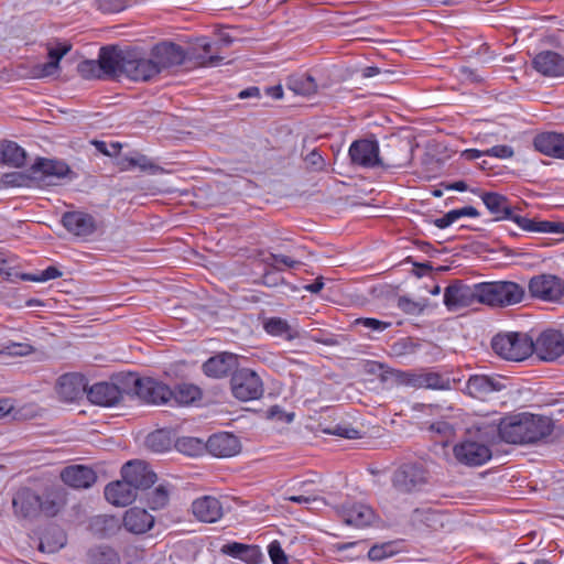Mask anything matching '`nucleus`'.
Returning a JSON list of instances; mask_svg holds the SVG:
<instances>
[{"label":"nucleus","mask_w":564,"mask_h":564,"mask_svg":"<svg viewBox=\"0 0 564 564\" xmlns=\"http://www.w3.org/2000/svg\"><path fill=\"white\" fill-rule=\"evenodd\" d=\"M288 87L296 95L310 96L317 89V84L310 74H295L288 78Z\"/></svg>","instance_id":"obj_41"},{"label":"nucleus","mask_w":564,"mask_h":564,"mask_svg":"<svg viewBox=\"0 0 564 564\" xmlns=\"http://www.w3.org/2000/svg\"><path fill=\"white\" fill-rule=\"evenodd\" d=\"M26 160V152L18 143L8 141L3 144L1 150V161L6 165L13 167H21Z\"/></svg>","instance_id":"obj_40"},{"label":"nucleus","mask_w":564,"mask_h":564,"mask_svg":"<svg viewBox=\"0 0 564 564\" xmlns=\"http://www.w3.org/2000/svg\"><path fill=\"white\" fill-rule=\"evenodd\" d=\"M206 451L215 457H230L240 451L238 438L230 433H218L209 436Z\"/></svg>","instance_id":"obj_23"},{"label":"nucleus","mask_w":564,"mask_h":564,"mask_svg":"<svg viewBox=\"0 0 564 564\" xmlns=\"http://www.w3.org/2000/svg\"><path fill=\"white\" fill-rule=\"evenodd\" d=\"M62 487L47 488L41 497V512L47 517H55L65 507L67 497Z\"/></svg>","instance_id":"obj_32"},{"label":"nucleus","mask_w":564,"mask_h":564,"mask_svg":"<svg viewBox=\"0 0 564 564\" xmlns=\"http://www.w3.org/2000/svg\"><path fill=\"white\" fill-rule=\"evenodd\" d=\"M72 50V45L67 42H56L47 44L48 62L39 64L33 67L32 75L34 78H45L57 74L59 70V61Z\"/></svg>","instance_id":"obj_18"},{"label":"nucleus","mask_w":564,"mask_h":564,"mask_svg":"<svg viewBox=\"0 0 564 564\" xmlns=\"http://www.w3.org/2000/svg\"><path fill=\"white\" fill-rule=\"evenodd\" d=\"M355 324L361 325V326L369 328L371 330H375V332H383L384 329H387L388 327L391 326L390 322H383V321H380L377 318H371V317L357 318L355 321Z\"/></svg>","instance_id":"obj_53"},{"label":"nucleus","mask_w":564,"mask_h":564,"mask_svg":"<svg viewBox=\"0 0 564 564\" xmlns=\"http://www.w3.org/2000/svg\"><path fill=\"white\" fill-rule=\"evenodd\" d=\"M507 219H510L513 223H516L521 229L533 232L534 219L517 215L513 213V209L511 210V215H509Z\"/></svg>","instance_id":"obj_56"},{"label":"nucleus","mask_w":564,"mask_h":564,"mask_svg":"<svg viewBox=\"0 0 564 564\" xmlns=\"http://www.w3.org/2000/svg\"><path fill=\"white\" fill-rule=\"evenodd\" d=\"M105 497L113 506L126 507L135 500L137 490L127 479L122 478L106 486Z\"/></svg>","instance_id":"obj_25"},{"label":"nucleus","mask_w":564,"mask_h":564,"mask_svg":"<svg viewBox=\"0 0 564 564\" xmlns=\"http://www.w3.org/2000/svg\"><path fill=\"white\" fill-rule=\"evenodd\" d=\"M381 73V69L375 66H368L362 69V77L370 78Z\"/></svg>","instance_id":"obj_64"},{"label":"nucleus","mask_w":564,"mask_h":564,"mask_svg":"<svg viewBox=\"0 0 564 564\" xmlns=\"http://www.w3.org/2000/svg\"><path fill=\"white\" fill-rule=\"evenodd\" d=\"M480 303L491 306H509L522 301L524 288L511 281L479 283Z\"/></svg>","instance_id":"obj_3"},{"label":"nucleus","mask_w":564,"mask_h":564,"mask_svg":"<svg viewBox=\"0 0 564 564\" xmlns=\"http://www.w3.org/2000/svg\"><path fill=\"white\" fill-rule=\"evenodd\" d=\"M327 433L341 436L348 440L357 438L359 432L356 429L337 425L333 430H327Z\"/></svg>","instance_id":"obj_57"},{"label":"nucleus","mask_w":564,"mask_h":564,"mask_svg":"<svg viewBox=\"0 0 564 564\" xmlns=\"http://www.w3.org/2000/svg\"><path fill=\"white\" fill-rule=\"evenodd\" d=\"M551 417L530 412L512 413L502 417L497 426L500 438L509 444H535L553 432Z\"/></svg>","instance_id":"obj_1"},{"label":"nucleus","mask_w":564,"mask_h":564,"mask_svg":"<svg viewBox=\"0 0 564 564\" xmlns=\"http://www.w3.org/2000/svg\"><path fill=\"white\" fill-rule=\"evenodd\" d=\"M259 97H260V89L256 86L248 87L238 94V98H240V99L259 98Z\"/></svg>","instance_id":"obj_60"},{"label":"nucleus","mask_w":564,"mask_h":564,"mask_svg":"<svg viewBox=\"0 0 564 564\" xmlns=\"http://www.w3.org/2000/svg\"><path fill=\"white\" fill-rule=\"evenodd\" d=\"M392 545L389 543L375 545L368 552V557L371 561H381L393 555Z\"/></svg>","instance_id":"obj_51"},{"label":"nucleus","mask_w":564,"mask_h":564,"mask_svg":"<svg viewBox=\"0 0 564 564\" xmlns=\"http://www.w3.org/2000/svg\"><path fill=\"white\" fill-rule=\"evenodd\" d=\"M268 553L273 564H288V556L278 541L269 544Z\"/></svg>","instance_id":"obj_54"},{"label":"nucleus","mask_w":564,"mask_h":564,"mask_svg":"<svg viewBox=\"0 0 564 564\" xmlns=\"http://www.w3.org/2000/svg\"><path fill=\"white\" fill-rule=\"evenodd\" d=\"M536 72L544 76H564V56L553 51H543L532 61Z\"/></svg>","instance_id":"obj_24"},{"label":"nucleus","mask_w":564,"mask_h":564,"mask_svg":"<svg viewBox=\"0 0 564 564\" xmlns=\"http://www.w3.org/2000/svg\"><path fill=\"white\" fill-rule=\"evenodd\" d=\"M155 63L160 66V72L163 68L181 65L184 62L185 55L182 47L172 42H164L154 48Z\"/></svg>","instance_id":"obj_31"},{"label":"nucleus","mask_w":564,"mask_h":564,"mask_svg":"<svg viewBox=\"0 0 564 564\" xmlns=\"http://www.w3.org/2000/svg\"><path fill=\"white\" fill-rule=\"evenodd\" d=\"M454 210L457 214V219H459L462 217L476 218L479 216V212L473 206H465L463 208H458V209H454Z\"/></svg>","instance_id":"obj_59"},{"label":"nucleus","mask_w":564,"mask_h":564,"mask_svg":"<svg viewBox=\"0 0 564 564\" xmlns=\"http://www.w3.org/2000/svg\"><path fill=\"white\" fill-rule=\"evenodd\" d=\"M485 154L489 155V156H495L498 159H510L513 156L514 151L510 145L499 144V145H495L490 149H487L485 151Z\"/></svg>","instance_id":"obj_55"},{"label":"nucleus","mask_w":564,"mask_h":564,"mask_svg":"<svg viewBox=\"0 0 564 564\" xmlns=\"http://www.w3.org/2000/svg\"><path fill=\"white\" fill-rule=\"evenodd\" d=\"M480 303L479 283L474 286L455 282L444 291V305L451 312L468 307L474 303Z\"/></svg>","instance_id":"obj_10"},{"label":"nucleus","mask_w":564,"mask_h":564,"mask_svg":"<svg viewBox=\"0 0 564 564\" xmlns=\"http://www.w3.org/2000/svg\"><path fill=\"white\" fill-rule=\"evenodd\" d=\"M202 389L193 383L183 382L172 390V400L178 405H189L202 399Z\"/></svg>","instance_id":"obj_39"},{"label":"nucleus","mask_w":564,"mask_h":564,"mask_svg":"<svg viewBox=\"0 0 564 564\" xmlns=\"http://www.w3.org/2000/svg\"><path fill=\"white\" fill-rule=\"evenodd\" d=\"M414 274L419 278L432 271V265L430 262L414 263Z\"/></svg>","instance_id":"obj_61"},{"label":"nucleus","mask_w":564,"mask_h":564,"mask_svg":"<svg viewBox=\"0 0 564 564\" xmlns=\"http://www.w3.org/2000/svg\"><path fill=\"white\" fill-rule=\"evenodd\" d=\"M122 478L127 479L138 491L150 488L156 480V475L143 462H129L121 469Z\"/></svg>","instance_id":"obj_17"},{"label":"nucleus","mask_w":564,"mask_h":564,"mask_svg":"<svg viewBox=\"0 0 564 564\" xmlns=\"http://www.w3.org/2000/svg\"><path fill=\"white\" fill-rule=\"evenodd\" d=\"M453 455L459 464L476 467L486 464L491 458V451L484 443L464 440L454 445Z\"/></svg>","instance_id":"obj_7"},{"label":"nucleus","mask_w":564,"mask_h":564,"mask_svg":"<svg viewBox=\"0 0 564 564\" xmlns=\"http://www.w3.org/2000/svg\"><path fill=\"white\" fill-rule=\"evenodd\" d=\"M533 232H543L562 236L564 239V223L551 220H534Z\"/></svg>","instance_id":"obj_45"},{"label":"nucleus","mask_w":564,"mask_h":564,"mask_svg":"<svg viewBox=\"0 0 564 564\" xmlns=\"http://www.w3.org/2000/svg\"><path fill=\"white\" fill-rule=\"evenodd\" d=\"M457 219V214L455 213L454 209L449 210L448 213H446L443 217L441 218H436L434 220V225L440 228V229H444V228H447L449 227L452 224H454Z\"/></svg>","instance_id":"obj_58"},{"label":"nucleus","mask_w":564,"mask_h":564,"mask_svg":"<svg viewBox=\"0 0 564 564\" xmlns=\"http://www.w3.org/2000/svg\"><path fill=\"white\" fill-rule=\"evenodd\" d=\"M170 500V490L163 486H158L154 490L147 494V503L152 510L164 508Z\"/></svg>","instance_id":"obj_44"},{"label":"nucleus","mask_w":564,"mask_h":564,"mask_svg":"<svg viewBox=\"0 0 564 564\" xmlns=\"http://www.w3.org/2000/svg\"><path fill=\"white\" fill-rule=\"evenodd\" d=\"M529 292L532 297L556 302L564 295V281L553 274H540L529 282Z\"/></svg>","instance_id":"obj_11"},{"label":"nucleus","mask_w":564,"mask_h":564,"mask_svg":"<svg viewBox=\"0 0 564 564\" xmlns=\"http://www.w3.org/2000/svg\"><path fill=\"white\" fill-rule=\"evenodd\" d=\"M286 500L295 502V503H308L311 501H314L315 498L311 497V496L299 495V496H289L286 498Z\"/></svg>","instance_id":"obj_63"},{"label":"nucleus","mask_w":564,"mask_h":564,"mask_svg":"<svg viewBox=\"0 0 564 564\" xmlns=\"http://www.w3.org/2000/svg\"><path fill=\"white\" fill-rule=\"evenodd\" d=\"M324 288L322 278H317L313 283L305 285V290L311 293H318Z\"/></svg>","instance_id":"obj_62"},{"label":"nucleus","mask_w":564,"mask_h":564,"mask_svg":"<svg viewBox=\"0 0 564 564\" xmlns=\"http://www.w3.org/2000/svg\"><path fill=\"white\" fill-rule=\"evenodd\" d=\"M533 339L525 333H499L491 339L496 355L508 361H522L532 355Z\"/></svg>","instance_id":"obj_2"},{"label":"nucleus","mask_w":564,"mask_h":564,"mask_svg":"<svg viewBox=\"0 0 564 564\" xmlns=\"http://www.w3.org/2000/svg\"><path fill=\"white\" fill-rule=\"evenodd\" d=\"M160 73V66L148 58H128L123 66V76L134 82H148Z\"/></svg>","instance_id":"obj_19"},{"label":"nucleus","mask_w":564,"mask_h":564,"mask_svg":"<svg viewBox=\"0 0 564 564\" xmlns=\"http://www.w3.org/2000/svg\"><path fill=\"white\" fill-rule=\"evenodd\" d=\"M78 72L83 78H102L104 74L100 68L99 61L87 59L78 65Z\"/></svg>","instance_id":"obj_48"},{"label":"nucleus","mask_w":564,"mask_h":564,"mask_svg":"<svg viewBox=\"0 0 564 564\" xmlns=\"http://www.w3.org/2000/svg\"><path fill=\"white\" fill-rule=\"evenodd\" d=\"M120 169L122 171H130L135 167L140 169V171L145 172L151 175H155L162 172V167L152 162L144 154H135L133 156H124L119 161Z\"/></svg>","instance_id":"obj_38"},{"label":"nucleus","mask_w":564,"mask_h":564,"mask_svg":"<svg viewBox=\"0 0 564 564\" xmlns=\"http://www.w3.org/2000/svg\"><path fill=\"white\" fill-rule=\"evenodd\" d=\"M534 148L549 156L564 159V134L545 132L536 135L533 141Z\"/></svg>","instance_id":"obj_30"},{"label":"nucleus","mask_w":564,"mask_h":564,"mask_svg":"<svg viewBox=\"0 0 564 564\" xmlns=\"http://www.w3.org/2000/svg\"><path fill=\"white\" fill-rule=\"evenodd\" d=\"M481 200L487 209L496 216L497 220L506 219L511 215L512 207L509 199L499 193H484L481 195Z\"/></svg>","instance_id":"obj_36"},{"label":"nucleus","mask_w":564,"mask_h":564,"mask_svg":"<svg viewBox=\"0 0 564 564\" xmlns=\"http://www.w3.org/2000/svg\"><path fill=\"white\" fill-rule=\"evenodd\" d=\"M564 352V338L557 330H545L533 340L532 354L543 361H553Z\"/></svg>","instance_id":"obj_14"},{"label":"nucleus","mask_w":564,"mask_h":564,"mask_svg":"<svg viewBox=\"0 0 564 564\" xmlns=\"http://www.w3.org/2000/svg\"><path fill=\"white\" fill-rule=\"evenodd\" d=\"M237 367V357L234 354L221 352L210 357L203 364V371L212 378L228 376Z\"/></svg>","instance_id":"obj_28"},{"label":"nucleus","mask_w":564,"mask_h":564,"mask_svg":"<svg viewBox=\"0 0 564 564\" xmlns=\"http://www.w3.org/2000/svg\"><path fill=\"white\" fill-rule=\"evenodd\" d=\"M147 446L155 453H163L170 448L171 441L164 432L156 431L147 437Z\"/></svg>","instance_id":"obj_46"},{"label":"nucleus","mask_w":564,"mask_h":564,"mask_svg":"<svg viewBox=\"0 0 564 564\" xmlns=\"http://www.w3.org/2000/svg\"><path fill=\"white\" fill-rule=\"evenodd\" d=\"M154 524V517L142 508H130L124 512L123 527L134 534L148 532Z\"/></svg>","instance_id":"obj_29"},{"label":"nucleus","mask_w":564,"mask_h":564,"mask_svg":"<svg viewBox=\"0 0 564 564\" xmlns=\"http://www.w3.org/2000/svg\"><path fill=\"white\" fill-rule=\"evenodd\" d=\"M409 383L415 388L446 390L449 388V379L437 372L426 371L411 375Z\"/></svg>","instance_id":"obj_34"},{"label":"nucleus","mask_w":564,"mask_h":564,"mask_svg":"<svg viewBox=\"0 0 564 564\" xmlns=\"http://www.w3.org/2000/svg\"><path fill=\"white\" fill-rule=\"evenodd\" d=\"M61 221L69 234L83 239L93 236L99 228L98 220L83 210L66 212Z\"/></svg>","instance_id":"obj_12"},{"label":"nucleus","mask_w":564,"mask_h":564,"mask_svg":"<svg viewBox=\"0 0 564 564\" xmlns=\"http://www.w3.org/2000/svg\"><path fill=\"white\" fill-rule=\"evenodd\" d=\"M66 544V536L58 528L47 531L41 539L39 549L42 552L55 553Z\"/></svg>","instance_id":"obj_42"},{"label":"nucleus","mask_w":564,"mask_h":564,"mask_svg":"<svg viewBox=\"0 0 564 564\" xmlns=\"http://www.w3.org/2000/svg\"><path fill=\"white\" fill-rule=\"evenodd\" d=\"M221 552L235 558H239L247 564H257L261 557V552L258 546L238 542L225 544Z\"/></svg>","instance_id":"obj_35"},{"label":"nucleus","mask_w":564,"mask_h":564,"mask_svg":"<svg viewBox=\"0 0 564 564\" xmlns=\"http://www.w3.org/2000/svg\"><path fill=\"white\" fill-rule=\"evenodd\" d=\"M12 507L18 518H36L41 513V496L30 488H20L13 496Z\"/></svg>","instance_id":"obj_15"},{"label":"nucleus","mask_w":564,"mask_h":564,"mask_svg":"<svg viewBox=\"0 0 564 564\" xmlns=\"http://www.w3.org/2000/svg\"><path fill=\"white\" fill-rule=\"evenodd\" d=\"M85 379L79 375H64L58 380L57 392L67 402H74L87 395Z\"/></svg>","instance_id":"obj_26"},{"label":"nucleus","mask_w":564,"mask_h":564,"mask_svg":"<svg viewBox=\"0 0 564 564\" xmlns=\"http://www.w3.org/2000/svg\"><path fill=\"white\" fill-rule=\"evenodd\" d=\"M70 172L63 161L37 159L29 170V178L39 187L57 185Z\"/></svg>","instance_id":"obj_5"},{"label":"nucleus","mask_w":564,"mask_h":564,"mask_svg":"<svg viewBox=\"0 0 564 564\" xmlns=\"http://www.w3.org/2000/svg\"><path fill=\"white\" fill-rule=\"evenodd\" d=\"M33 351V347L28 343H7L0 349L1 354L10 356H28Z\"/></svg>","instance_id":"obj_49"},{"label":"nucleus","mask_w":564,"mask_h":564,"mask_svg":"<svg viewBox=\"0 0 564 564\" xmlns=\"http://www.w3.org/2000/svg\"><path fill=\"white\" fill-rule=\"evenodd\" d=\"M265 263L269 265H272L273 268L278 270H282V267L286 268H294L300 264L299 261L291 259L288 256L284 254H274L271 253L267 259Z\"/></svg>","instance_id":"obj_50"},{"label":"nucleus","mask_w":564,"mask_h":564,"mask_svg":"<svg viewBox=\"0 0 564 564\" xmlns=\"http://www.w3.org/2000/svg\"><path fill=\"white\" fill-rule=\"evenodd\" d=\"M63 482L75 489H87L91 487L96 480V473L83 465H70L61 471Z\"/></svg>","instance_id":"obj_22"},{"label":"nucleus","mask_w":564,"mask_h":564,"mask_svg":"<svg viewBox=\"0 0 564 564\" xmlns=\"http://www.w3.org/2000/svg\"><path fill=\"white\" fill-rule=\"evenodd\" d=\"M122 397V391L110 382L95 383L87 391V398L91 403L107 408L118 404Z\"/></svg>","instance_id":"obj_21"},{"label":"nucleus","mask_w":564,"mask_h":564,"mask_svg":"<svg viewBox=\"0 0 564 564\" xmlns=\"http://www.w3.org/2000/svg\"><path fill=\"white\" fill-rule=\"evenodd\" d=\"M411 522L416 527L437 530L444 525L443 514L431 508H417L411 514Z\"/></svg>","instance_id":"obj_37"},{"label":"nucleus","mask_w":564,"mask_h":564,"mask_svg":"<svg viewBox=\"0 0 564 564\" xmlns=\"http://www.w3.org/2000/svg\"><path fill=\"white\" fill-rule=\"evenodd\" d=\"M192 513L200 522L214 523L223 517V505L213 496H203L192 502Z\"/></svg>","instance_id":"obj_20"},{"label":"nucleus","mask_w":564,"mask_h":564,"mask_svg":"<svg viewBox=\"0 0 564 564\" xmlns=\"http://www.w3.org/2000/svg\"><path fill=\"white\" fill-rule=\"evenodd\" d=\"M128 56L115 46H104L99 51L98 61L104 77L119 78L123 76V66Z\"/></svg>","instance_id":"obj_16"},{"label":"nucleus","mask_w":564,"mask_h":564,"mask_svg":"<svg viewBox=\"0 0 564 564\" xmlns=\"http://www.w3.org/2000/svg\"><path fill=\"white\" fill-rule=\"evenodd\" d=\"M127 384H132L135 395L144 403L161 405L172 400V389L158 379L129 376Z\"/></svg>","instance_id":"obj_4"},{"label":"nucleus","mask_w":564,"mask_h":564,"mask_svg":"<svg viewBox=\"0 0 564 564\" xmlns=\"http://www.w3.org/2000/svg\"><path fill=\"white\" fill-rule=\"evenodd\" d=\"M62 276V272L54 265L47 267L37 273H24L22 279L31 282H46Z\"/></svg>","instance_id":"obj_47"},{"label":"nucleus","mask_w":564,"mask_h":564,"mask_svg":"<svg viewBox=\"0 0 564 564\" xmlns=\"http://www.w3.org/2000/svg\"><path fill=\"white\" fill-rule=\"evenodd\" d=\"M96 553L98 555V557L96 558L98 564H118L119 563L118 554L115 552V550H112L109 546H100L96 550Z\"/></svg>","instance_id":"obj_52"},{"label":"nucleus","mask_w":564,"mask_h":564,"mask_svg":"<svg viewBox=\"0 0 564 564\" xmlns=\"http://www.w3.org/2000/svg\"><path fill=\"white\" fill-rule=\"evenodd\" d=\"M427 482L426 470L416 464L402 465L393 475V488L402 494L420 490Z\"/></svg>","instance_id":"obj_8"},{"label":"nucleus","mask_w":564,"mask_h":564,"mask_svg":"<svg viewBox=\"0 0 564 564\" xmlns=\"http://www.w3.org/2000/svg\"><path fill=\"white\" fill-rule=\"evenodd\" d=\"M505 388L500 379L485 375L471 376L466 384L467 392L477 399H485L490 393L501 391Z\"/></svg>","instance_id":"obj_27"},{"label":"nucleus","mask_w":564,"mask_h":564,"mask_svg":"<svg viewBox=\"0 0 564 564\" xmlns=\"http://www.w3.org/2000/svg\"><path fill=\"white\" fill-rule=\"evenodd\" d=\"M263 329L267 334L273 337H280L288 341L300 337L299 330L282 317L273 316L265 318L263 321Z\"/></svg>","instance_id":"obj_33"},{"label":"nucleus","mask_w":564,"mask_h":564,"mask_svg":"<svg viewBox=\"0 0 564 564\" xmlns=\"http://www.w3.org/2000/svg\"><path fill=\"white\" fill-rule=\"evenodd\" d=\"M337 514L345 524L358 529L370 527L378 520L376 511L362 502L347 501L337 508Z\"/></svg>","instance_id":"obj_9"},{"label":"nucleus","mask_w":564,"mask_h":564,"mask_svg":"<svg viewBox=\"0 0 564 564\" xmlns=\"http://www.w3.org/2000/svg\"><path fill=\"white\" fill-rule=\"evenodd\" d=\"M348 154L351 163L361 167H375L383 165V162L379 156V143L377 140H356L350 144Z\"/></svg>","instance_id":"obj_13"},{"label":"nucleus","mask_w":564,"mask_h":564,"mask_svg":"<svg viewBox=\"0 0 564 564\" xmlns=\"http://www.w3.org/2000/svg\"><path fill=\"white\" fill-rule=\"evenodd\" d=\"M230 384L234 397L243 402L257 400L263 393L262 380L254 371L247 368L236 370Z\"/></svg>","instance_id":"obj_6"},{"label":"nucleus","mask_w":564,"mask_h":564,"mask_svg":"<svg viewBox=\"0 0 564 564\" xmlns=\"http://www.w3.org/2000/svg\"><path fill=\"white\" fill-rule=\"evenodd\" d=\"M176 448L188 456H197L206 449V442L197 437H181L176 441Z\"/></svg>","instance_id":"obj_43"}]
</instances>
